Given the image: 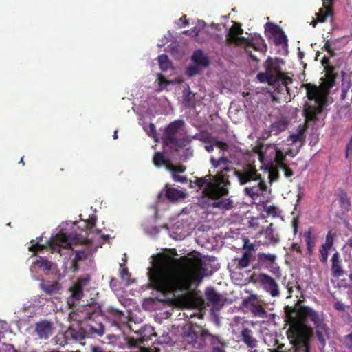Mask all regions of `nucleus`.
I'll use <instances>...</instances> for the list:
<instances>
[{
    "instance_id": "1",
    "label": "nucleus",
    "mask_w": 352,
    "mask_h": 352,
    "mask_svg": "<svg viewBox=\"0 0 352 352\" xmlns=\"http://www.w3.org/2000/svg\"><path fill=\"white\" fill-rule=\"evenodd\" d=\"M207 275L206 263L200 258H187L184 265L167 254L157 256L148 272L151 287L163 294L188 292Z\"/></svg>"
},
{
    "instance_id": "2",
    "label": "nucleus",
    "mask_w": 352,
    "mask_h": 352,
    "mask_svg": "<svg viewBox=\"0 0 352 352\" xmlns=\"http://www.w3.org/2000/svg\"><path fill=\"white\" fill-rule=\"evenodd\" d=\"M285 320L289 324L287 333L288 337L296 344L307 346L309 336L312 333L310 322L316 329V334L319 341L318 347L322 350L326 345L327 330L318 313L312 308L300 305L292 307L287 305L284 308Z\"/></svg>"
},
{
    "instance_id": "3",
    "label": "nucleus",
    "mask_w": 352,
    "mask_h": 352,
    "mask_svg": "<svg viewBox=\"0 0 352 352\" xmlns=\"http://www.w3.org/2000/svg\"><path fill=\"white\" fill-rule=\"evenodd\" d=\"M69 316L79 325L76 327H69L65 331L64 337L66 344L70 341H82L90 334L102 336L104 333V326L98 320L102 316L100 306L97 302L80 305L74 309Z\"/></svg>"
},
{
    "instance_id": "4",
    "label": "nucleus",
    "mask_w": 352,
    "mask_h": 352,
    "mask_svg": "<svg viewBox=\"0 0 352 352\" xmlns=\"http://www.w3.org/2000/svg\"><path fill=\"white\" fill-rule=\"evenodd\" d=\"M325 75L321 78L320 86L312 83H302L301 87L307 91V97L310 102L305 105L304 116L307 122H316L318 120V116L322 113L327 106V96L331 89L335 85L338 74L336 67L331 65L324 67Z\"/></svg>"
},
{
    "instance_id": "5",
    "label": "nucleus",
    "mask_w": 352,
    "mask_h": 352,
    "mask_svg": "<svg viewBox=\"0 0 352 352\" xmlns=\"http://www.w3.org/2000/svg\"><path fill=\"white\" fill-rule=\"evenodd\" d=\"M232 170V168L226 167L215 176L206 175L203 177L197 178L194 182L199 188H204L202 195L204 197L214 200L212 204L213 208L226 210L232 208V201L230 199H219L228 194V186L230 182L229 176L226 173Z\"/></svg>"
},
{
    "instance_id": "6",
    "label": "nucleus",
    "mask_w": 352,
    "mask_h": 352,
    "mask_svg": "<svg viewBox=\"0 0 352 352\" xmlns=\"http://www.w3.org/2000/svg\"><path fill=\"white\" fill-rule=\"evenodd\" d=\"M263 67L265 72H259L256 76L257 79L261 82H266L272 86L278 94H289L288 85L292 82V79L282 73L279 59H273L269 56L264 62Z\"/></svg>"
},
{
    "instance_id": "7",
    "label": "nucleus",
    "mask_w": 352,
    "mask_h": 352,
    "mask_svg": "<svg viewBox=\"0 0 352 352\" xmlns=\"http://www.w3.org/2000/svg\"><path fill=\"white\" fill-rule=\"evenodd\" d=\"M232 170L241 185H245L251 182H257L256 185L247 186L244 189L245 194L252 199H254L267 190L265 181L261 179V175L257 173L254 166L248 164L241 170L235 168Z\"/></svg>"
},
{
    "instance_id": "8",
    "label": "nucleus",
    "mask_w": 352,
    "mask_h": 352,
    "mask_svg": "<svg viewBox=\"0 0 352 352\" xmlns=\"http://www.w3.org/2000/svg\"><path fill=\"white\" fill-rule=\"evenodd\" d=\"M243 34V30L239 23H234L230 28L228 34L226 36V41L230 44H234L239 45L241 44L245 45V50L249 56L255 62H258V59L252 54V50L256 51L265 52L266 50V45L263 40L261 43L255 44L253 42L248 41L245 37L240 36Z\"/></svg>"
},
{
    "instance_id": "9",
    "label": "nucleus",
    "mask_w": 352,
    "mask_h": 352,
    "mask_svg": "<svg viewBox=\"0 0 352 352\" xmlns=\"http://www.w3.org/2000/svg\"><path fill=\"white\" fill-rule=\"evenodd\" d=\"M47 243L52 251L60 252V248H69L72 245L88 243V240L80 234L73 233L67 234L60 232L54 239L49 241Z\"/></svg>"
},
{
    "instance_id": "10",
    "label": "nucleus",
    "mask_w": 352,
    "mask_h": 352,
    "mask_svg": "<svg viewBox=\"0 0 352 352\" xmlns=\"http://www.w3.org/2000/svg\"><path fill=\"white\" fill-rule=\"evenodd\" d=\"M205 335H207L206 329L190 327L183 336L186 348L192 350L204 349L206 346Z\"/></svg>"
},
{
    "instance_id": "11",
    "label": "nucleus",
    "mask_w": 352,
    "mask_h": 352,
    "mask_svg": "<svg viewBox=\"0 0 352 352\" xmlns=\"http://www.w3.org/2000/svg\"><path fill=\"white\" fill-rule=\"evenodd\" d=\"M90 280V276L85 274L78 278L77 281L70 287L71 296L67 300L70 308L74 307L76 301H79L83 297L84 288L89 285Z\"/></svg>"
},
{
    "instance_id": "12",
    "label": "nucleus",
    "mask_w": 352,
    "mask_h": 352,
    "mask_svg": "<svg viewBox=\"0 0 352 352\" xmlns=\"http://www.w3.org/2000/svg\"><path fill=\"white\" fill-rule=\"evenodd\" d=\"M184 122L182 120H177L170 122L164 129L162 140L166 146L176 144L178 146L179 140L177 138V134L179 129L183 126Z\"/></svg>"
},
{
    "instance_id": "13",
    "label": "nucleus",
    "mask_w": 352,
    "mask_h": 352,
    "mask_svg": "<svg viewBox=\"0 0 352 352\" xmlns=\"http://www.w3.org/2000/svg\"><path fill=\"white\" fill-rule=\"evenodd\" d=\"M258 298L256 294H251L248 298L243 299L242 305L247 309L254 317L262 318H267L266 310L261 305L256 303Z\"/></svg>"
},
{
    "instance_id": "14",
    "label": "nucleus",
    "mask_w": 352,
    "mask_h": 352,
    "mask_svg": "<svg viewBox=\"0 0 352 352\" xmlns=\"http://www.w3.org/2000/svg\"><path fill=\"white\" fill-rule=\"evenodd\" d=\"M258 281L272 297L280 296L278 285L272 276L265 273H261L258 276Z\"/></svg>"
},
{
    "instance_id": "15",
    "label": "nucleus",
    "mask_w": 352,
    "mask_h": 352,
    "mask_svg": "<svg viewBox=\"0 0 352 352\" xmlns=\"http://www.w3.org/2000/svg\"><path fill=\"white\" fill-rule=\"evenodd\" d=\"M185 197L186 193L184 191L171 187L169 184H166L159 195V199H161L164 197L171 203L177 202Z\"/></svg>"
},
{
    "instance_id": "16",
    "label": "nucleus",
    "mask_w": 352,
    "mask_h": 352,
    "mask_svg": "<svg viewBox=\"0 0 352 352\" xmlns=\"http://www.w3.org/2000/svg\"><path fill=\"white\" fill-rule=\"evenodd\" d=\"M140 337L137 340L131 341V344L134 346H138L141 344H144L151 339V337L155 336L154 329L152 327L148 326L142 328L140 330Z\"/></svg>"
},
{
    "instance_id": "17",
    "label": "nucleus",
    "mask_w": 352,
    "mask_h": 352,
    "mask_svg": "<svg viewBox=\"0 0 352 352\" xmlns=\"http://www.w3.org/2000/svg\"><path fill=\"white\" fill-rule=\"evenodd\" d=\"M36 331L39 338L47 339L52 334V325L50 322L43 321L36 324Z\"/></svg>"
},
{
    "instance_id": "18",
    "label": "nucleus",
    "mask_w": 352,
    "mask_h": 352,
    "mask_svg": "<svg viewBox=\"0 0 352 352\" xmlns=\"http://www.w3.org/2000/svg\"><path fill=\"white\" fill-rule=\"evenodd\" d=\"M331 271L334 277H340L344 274V270L342 267L341 260L338 252H336L331 257Z\"/></svg>"
},
{
    "instance_id": "19",
    "label": "nucleus",
    "mask_w": 352,
    "mask_h": 352,
    "mask_svg": "<svg viewBox=\"0 0 352 352\" xmlns=\"http://www.w3.org/2000/svg\"><path fill=\"white\" fill-rule=\"evenodd\" d=\"M241 340L248 348H255L257 346L258 341L252 336V331L248 328H244L241 332Z\"/></svg>"
},
{
    "instance_id": "20",
    "label": "nucleus",
    "mask_w": 352,
    "mask_h": 352,
    "mask_svg": "<svg viewBox=\"0 0 352 352\" xmlns=\"http://www.w3.org/2000/svg\"><path fill=\"white\" fill-rule=\"evenodd\" d=\"M276 256L274 254L259 253L258 261L261 266L265 268H274Z\"/></svg>"
},
{
    "instance_id": "21",
    "label": "nucleus",
    "mask_w": 352,
    "mask_h": 352,
    "mask_svg": "<svg viewBox=\"0 0 352 352\" xmlns=\"http://www.w3.org/2000/svg\"><path fill=\"white\" fill-rule=\"evenodd\" d=\"M259 234H264L267 242L270 244H276L280 241L278 236L274 233V224L272 223L265 230H261Z\"/></svg>"
},
{
    "instance_id": "22",
    "label": "nucleus",
    "mask_w": 352,
    "mask_h": 352,
    "mask_svg": "<svg viewBox=\"0 0 352 352\" xmlns=\"http://www.w3.org/2000/svg\"><path fill=\"white\" fill-rule=\"evenodd\" d=\"M192 60L199 66L206 67L209 66L210 61L208 58L204 55L201 50H195L192 55Z\"/></svg>"
},
{
    "instance_id": "23",
    "label": "nucleus",
    "mask_w": 352,
    "mask_h": 352,
    "mask_svg": "<svg viewBox=\"0 0 352 352\" xmlns=\"http://www.w3.org/2000/svg\"><path fill=\"white\" fill-rule=\"evenodd\" d=\"M205 296L213 305H219L221 300V296L213 287L206 289Z\"/></svg>"
},
{
    "instance_id": "24",
    "label": "nucleus",
    "mask_w": 352,
    "mask_h": 352,
    "mask_svg": "<svg viewBox=\"0 0 352 352\" xmlns=\"http://www.w3.org/2000/svg\"><path fill=\"white\" fill-rule=\"evenodd\" d=\"M39 286L45 294L50 295L58 292L61 289L60 283L56 281L52 283L42 282L40 283Z\"/></svg>"
},
{
    "instance_id": "25",
    "label": "nucleus",
    "mask_w": 352,
    "mask_h": 352,
    "mask_svg": "<svg viewBox=\"0 0 352 352\" xmlns=\"http://www.w3.org/2000/svg\"><path fill=\"white\" fill-rule=\"evenodd\" d=\"M288 126V122L281 119L272 124L270 126V133L274 135H278L280 133L286 130Z\"/></svg>"
},
{
    "instance_id": "26",
    "label": "nucleus",
    "mask_w": 352,
    "mask_h": 352,
    "mask_svg": "<svg viewBox=\"0 0 352 352\" xmlns=\"http://www.w3.org/2000/svg\"><path fill=\"white\" fill-rule=\"evenodd\" d=\"M87 256H88V252L85 249L78 250L76 252L75 256H74V258L72 261V269L73 270L74 272H76L78 270V263L80 261L86 260Z\"/></svg>"
},
{
    "instance_id": "27",
    "label": "nucleus",
    "mask_w": 352,
    "mask_h": 352,
    "mask_svg": "<svg viewBox=\"0 0 352 352\" xmlns=\"http://www.w3.org/2000/svg\"><path fill=\"white\" fill-rule=\"evenodd\" d=\"M252 257V252L245 251L241 258H235L237 261V268L241 270L248 267L250 264Z\"/></svg>"
},
{
    "instance_id": "28",
    "label": "nucleus",
    "mask_w": 352,
    "mask_h": 352,
    "mask_svg": "<svg viewBox=\"0 0 352 352\" xmlns=\"http://www.w3.org/2000/svg\"><path fill=\"white\" fill-rule=\"evenodd\" d=\"M333 15V10L330 7L323 5L319 10L318 12L316 14V19L318 22L323 23L327 21L329 16Z\"/></svg>"
},
{
    "instance_id": "29",
    "label": "nucleus",
    "mask_w": 352,
    "mask_h": 352,
    "mask_svg": "<svg viewBox=\"0 0 352 352\" xmlns=\"http://www.w3.org/2000/svg\"><path fill=\"white\" fill-rule=\"evenodd\" d=\"M305 241L307 245V252L309 254L313 253L315 247V238L312 236V228H309L304 233Z\"/></svg>"
},
{
    "instance_id": "30",
    "label": "nucleus",
    "mask_w": 352,
    "mask_h": 352,
    "mask_svg": "<svg viewBox=\"0 0 352 352\" xmlns=\"http://www.w3.org/2000/svg\"><path fill=\"white\" fill-rule=\"evenodd\" d=\"M206 334L207 335H205L204 336V340H206V345L207 344L208 342H210V345L212 346V348L217 346H223L225 345L224 341L219 336L210 333L208 330H206Z\"/></svg>"
},
{
    "instance_id": "31",
    "label": "nucleus",
    "mask_w": 352,
    "mask_h": 352,
    "mask_svg": "<svg viewBox=\"0 0 352 352\" xmlns=\"http://www.w3.org/2000/svg\"><path fill=\"white\" fill-rule=\"evenodd\" d=\"M153 164L157 167L165 166L167 169V165L170 164L169 160L166 159L165 155L161 152H155L153 158Z\"/></svg>"
},
{
    "instance_id": "32",
    "label": "nucleus",
    "mask_w": 352,
    "mask_h": 352,
    "mask_svg": "<svg viewBox=\"0 0 352 352\" xmlns=\"http://www.w3.org/2000/svg\"><path fill=\"white\" fill-rule=\"evenodd\" d=\"M158 62L160 69L166 72L171 67V62L166 54H161L158 56Z\"/></svg>"
},
{
    "instance_id": "33",
    "label": "nucleus",
    "mask_w": 352,
    "mask_h": 352,
    "mask_svg": "<svg viewBox=\"0 0 352 352\" xmlns=\"http://www.w3.org/2000/svg\"><path fill=\"white\" fill-rule=\"evenodd\" d=\"M210 162L212 166L215 168L219 167L221 164L227 166L231 163V162L227 157L224 155V154H222V155L218 160H217L214 157H211Z\"/></svg>"
},
{
    "instance_id": "34",
    "label": "nucleus",
    "mask_w": 352,
    "mask_h": 352,
    "mask_svg": "<svg viewBox=\"0 0 352 352\" xmlns=\"http://www.w3.org/2000/svg\"><path fill=\"white\" fill-rule=\"evenodd\" d=\"M339 204L342 209L344 210L345 211H349L350 210L351 203L346 192H342L340 194Z\"/></svg>"
},
{
    "instance_id": "35",
    "label": "nucleus",
    "mask_w": 352,
    "mask_h": 352,
    "mask_svg": "<svg viewBox=\"0 0 352 352\" xmlns=\"http://www.w3.org/2000/svg\"><path fill=\"white\" fill-rule=\"evenodd\" d=\"M34 265L47 271L50 270L52 268V263L41 256H38V259L34 262Z\"/></svg>"
},
{
    "instance_id": "36",
    "label": "nucleus",
    "mask_w": 352,
    "mask_h": 352,
    "mask_svg": "<svg viewBox=\"0 0 352 352\" xmlns=\"http://www.w3.org/2000/svg\"><path fill=\"white\" fill-rule=\"evenodd\" d=\"M167 170H169L171 174H178L184 173L186 170V167L182 164L175 166L170 162V164L167 165Z\"/></svg>"
},
{
    "instance_id": "37",
    "label": "nucleus",
    "mask_w": 352,
    "mask_h": 352,
    "mask_svg": "<svg viewBox=\"0 0 352 352\" xmlns=\"http://www.w3.org/2000/svg\"><path fill=\"white\" fill-rule=\"evenodd\" d=\"M157 79L159 80V88L157 89V91L160 92L163 91L166 87L168 85L172 84V81L167 80L163 74L159 73L157 74Z\"/></svg>"
},
{
    "instance_id": "38",
    "label": "nucleus",
    "mask_w": 352,
    "mask_h": 352,
    "mask_svg": "<svg viewBox=\"0 0 352 352\" xmlns=\"http://www.w3.org/2000/svg\"><path fill=\"white\" fill-rule=\"evenodd\" d=\"M265 30L269 31L273 35H276L279 34L282 30L276 24L272 23H267L265 24Z\"/></svg>"
},
{
    "instance_id": "39",
    "label": "nucleus",
    "mask_w": 352,
    "mask_h": 352,
    "mask_svg": "<svg viewBox=\"0 0 352 352\" xmlns=\"http://www.w3.org/2000/svg\"><path fill=\"white\" fill-rule=\"evenodd\" d=\"M330 249L327 248L324 246L321 245L319 250V254H320V261L325 263L327 261L328 259V255H329V250Z\"/></svg>"
},
{
    "instance_id": "40",
    "label": "nucleus",
    "mask_w": 352,
    "mask_h": 352,
    "mask_svg": "<svg viewBox=\"0 0 352 352\" xmlns=\"http://www.w3.org/2000/svg\"><path fill=\"white\" fill-rule=\"evenodd\" d=\"M32 245L29 247V251L34 253L43 251L45 248V245L40 244L38 242L34 243V240L31 241Z\"/></svg>"
},
{
    "instance_id": "41",
    "label": "nucleus",
    "mask_w": 352,
    "mask_h": 352,
    "mask_svg": "<svg viewBox=\"0 0 352 352\" xmlns=\"http://www.w3.org/2000/svg\"><path fill=\"white\" fill-rule=\"evenodd\" d=\"M343 344L350 352H352V331L344 336Z\"/></svg>"
},
{
    "instance_id": "42",
    "label": "nucleus",
    "mask_w": 352,
    "mask_h": 352,
    "mask_svg": "<svg viewBox=\"0 0 352 352\" xmlns=\"http://www.w3.org/2000/svg\"><path fill=\"white\" fill-rule=\"evenodd\" d=\"M200 71L199 65H190L186 69V74L188 76L192 77L199 74Z\"/></svg>"
},
{
    "instance_id": "43",
    "label": "nucleus",
    "mask_w": 352,
    "mask_h": 352,
    "mask_svg": "<svg viewBox=\"0 0 352 352\" xmlns=\"http://www.w3.org/2000/svg\"><path fill=\"white\" fill-rule=\"evenodd\" d=\"M243 249L245 250V251H254L256 245L254 243H250V240L248 238H243Z\"/></svg>"
},
{
    "instance_id": "44",
    "label": "nucleus",
    "mask_w": 352,
    "mask_h": 352,
    "mask_svg": "<svg viewBox=\"0 0 352 352\" xmlns=\"http://www.w3.org/2000/svg\"><path fill=\"white\" fill-rule=\"evenodd\" d=\"M264 211L274 217H276L278 214V208L274 206H265Z\"/></svg>"
},
{
    "instance_id": "45",
    "label": "nucleus",
    "mask_w": 352,
    "mask_h": 352,
    "mask_svg": "<svg viewBox=\"0 0 352 352\" xmlns=\"http://www.w3.org/2000/svg\"><path fill=\"white\" fill-rule=\"evenodd\" d=\"M286 160V155L283 153L282 151L280 149L276 148V154H275V162H285Z\"/></svg>"
},
{
    "instance_id": "46",
    "label": "nucleus",
    "mask_w": 352,
    "mask_h": 352,
    "mask_svg": "<svg viewBox=\"0 0 352 352\" xmlns=\"http://www.w3.org/2000/svg\"><path fill=\"white\" fill-rule=\"evenodd\" d=\"M287 42V36L284 34L283 32L281 30L280 32V35L275 38L274 43L276 45H280L283 44H286Z\"/></svg>"
},
{
    "instance_id": "47",
    "label": "nucleus",
    "mask_w": 352,
    "mask_h": 352,
    "mask_svg": "<svg viewBox=\"0 0 352 352\" xmlns=\"http://www.w3.org/2000/svg\"><path fill=\"white\" fill-rule=\"evenodd\" d=\"M171 177L175 182L181 184H186L188 182V178L186 176L179 175L178 174L173 173L171 174Z\"/></svg>"
},
{
    "instance_id": "48",
    "label": "nucleus",
    "mask_w": 352,
    "mask_h": 352,
    "mask_svg": "<svg viewBox=\"0 0 352 352\" xmlns=\"http://www.w3.org/2000/svg\"><path fill=\"white\" fill-rule=\"evenodd\" d=\"M96 223V218H90L87 221H83V228L86 230H91L95 226Z\"/></svg>"
},
{
    "instance_id": "49",
    "label": "nucleus",
    "mask_w": 352,
    "mask_h": 352,
    "mask_svg": "<svg viewBox=\"0 0 352 352\" xmlns=\"http://www.w3.org/2000/svg\"><path fill=\"white\" fill-rule=\"evenodd\" d=\"M333 237L331 234V232L329 231L326 236L325 243L324 244H322V245L331 249V247L333 246Z\"/></svg>"
},
{
    "instance_id": "50",
    "label": "nucleus",
    "mask_w": 352,
    "mask_h": 352,
    "mask_svg": "<svg viewBox=\"0 0 352 352\" xmlns=\"http://www.w3.org/2000/svg\"><path fill=\"white\" fill-rule=\"evenodd\" d=\"M199 32V28L197 27H194L190 30H187L184 31L182 33L186 35H189L190 36L195 37L198 36Z\"/></svg>"
},
{
    "instance_id": "51",
    "label": "nucleus",
    "mask_w": 352,
    "mask_h": 352,
    "mask_svg": "<svg viewBox=\"0 0 352 352\" xmlns=\"http://www.w3.org/2000/svg\"><path fill=\"white\" fill-rule=\"evenodd\" d=\"M195 139H198L205 143H210V136L207 133H201V135H195Z\"/></svg>"
},
{
    "instance_id": "52",
    "label": "nucleus",
    "mask_w": 352,
    "mask_h": 352,
    "mask_svg": "<svg viewBox=\"0 0 352 352\" xmlns=\"http://www.w3.org/2000/svg\"><path fill=\"white\" fill-rule=\"evenodd\" d=\"M214 146L221 149L222 151H227L228 150V145L223 142L218 140H214Z\"/></svg>"
},
{
    "instance_id": "53",
    "label": "nucleus",
    "mask_w": 352,
    "mask_h": 352,
    "mask_svg": "<svg viewBox=\"0 0 352 352\" xmlns=\"http://www.w3.org/2000/svg\"><path fill=\"white\" fill-rule=\"evenodd\" d=\"M110 313L115 318V319L117 320H121V319H122V318L123 316L122 312L119 311V310H118V309H112L111 310Z\"/></svg>"
},
{
    "instance_id": "54",
    "label": "nucleus",
    "mask_w": 352,
    "mask_h": 352,
    "mask_svg": "<svg viewBox=\"0 0 352 352\" xmlns=\"http://www.w3.org/2000/svg\"><path fill=\"white\" fill-rule=\"evenodd\" d=\"M302 136V131H300L297 134H292L290 136H289V140L292 142H296L299 140H301V138Z\"/></svg>"
},
{
    "instance_id": "55",
    "label": "nucleus",
    "mask_w": 352,
    "mask_h": 352,
    "mask_svg": "<svg viewBox=\"0 0 352 352\" xmlns=\"http://www.w3.org/2000/svg\"><path fill=\"white\" fill-rule=\"evenodd\" d=\"M334 308L340 311H346V306L341 302L340 301H336L334 304Z\"/></svg>"
},
{
    "instance_id": "56",
    "label": "nucleus",
    "mask_w": 352,
    "mask_h": 352,
    "mask_svg": "<svg viewBox=\"0 0 352 352\" xmlns=\"http://www.w3.org/2000/svg\"><path fill=\"white\" fill-rule=\"evenodd\" d=\"M279 177V174L277 170H273L270 172L269 178L270 179V182H275L276 181Z\"/></svg>"
},
{
    "instance_id": "57",
    "label": "nucleus",
    "mask_w": 352,
    "mask_h": 352,
    "mask_svg": "<svg viewBox=\"0 0 352 352\" xmlns=\"http://www.w3.org/2000/svg\"><path fill=\"white\" fill-rule=\"evenodd\" d=\"M3 351V352H18L12 344H5Z\"/></svg>"
},
{
    "instance_id": "58",
    "label": "nucleus",
    "mask_w": 352,
    "mask_h": 352,
    "mask_svg": "<svg viewBox=\"0 0 352 352\" xmlns=\"http://www.w3.org/2000/svg\"><path fill=\"white\" fill-rule=\"evenodd\" d=\"M192 94V92L190 91V89H186L183 91V96L184 98V100L186 102H189L190 100V96Z\"/></svg>"
},
{
    "instance_id": "59",
    "label": "nucleus",
    "mask_w": 352,
    "mask_h": 352,
    "mask_svg": "<svg viewBox=\"0 0 352 352\" xmlns=\"http://www.w3.org/2000/svg\"><path fill=\"white\" fill-rule=\"evenodd\" d=\"M120 276L122 279H128L129 278V273L126 268L122 269L120 272Z\"/></svg>"
},
{
    "instance_id": "60",
    "label": "nucleus",
    "mask_w": 352,
    "mask_h": 352,
    "mask_svg": "<svg viewBox=\"0 0 352 352\" xmlns=\"http://www.w3.org/2000/svg\"><path fill=\"white\" fill-rule=\"evenodd\" d=\"M348 90H349V87H343L342 88V93H341V95H340V100H341L343 101V100H344L346 99Z\"/></svg>"
},
{
    "instance_id": "61",
    "label": "nucleus",
    "mask_w": 352,
    "mask_h": 352,
    "mask_svg": "<svg viewBox=\"0 0 352 352\" xmlns=\"http://www.w3.org/2000/svg\"><path fill=\"white\" fill-rule=\"evenodd\" d=\"M291 249L293 250V251H296L297 252H299L300 253L301 252V248H300V246L296 243H293L291 245Z\"/></svg>"
},
{
    "instance_id": "62",
    "label": "nucleus",
    "mask_w": 352,
    "mask_h": 352,
    "mask_svg": "<svg viewBox=\"0 0 352 352\" xmlns=\"http://www.w3.org/2000/svg\"><path fill=\"white\" fill-rule=\"evenodd\" d=\"M292 226L294 229V234H296L297 233L298 227V221L297 219H294L292 221Z\"/></svg>"
},
{
    "instance_id": "63",
    "label": "nucleus",
    "mask_w": 352,
    "mask_h": 352,
    "mask_svg": "<svg viewBox=\"0 0 352 352\" xmlns=\"http://www.w3.org/2000/svg\"><path fill=\"white\" fill-rule=\"evenodd\" d=\"M278 168H279L280 169H281L283 171H285V170H286L288 166L285 163V162H278V163H276Z\"/></svg>"
},
{
    "instance_id": "64",
    "label": "nucleus",
    "mask_w": 352,
    "mask_h": 352,
    "mask_svg": "<svg viewBox=\"0 0 352 352\" xmlns=\"http://www.w3.org/2000/svg\"><path fill=\"white\" fill-rule=\"evenodd\" d=\"M212 352H226L221 346H217L212 348Z\"/></svg>"
}]
</instances>
